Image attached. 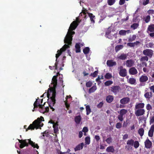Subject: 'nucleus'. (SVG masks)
Segmentation results:
<instances>
[{
	"label": "nucleus",
	"mask_w": 154,
	"mask_h": 154,
	"mask_svg": "<svg viewBox=\"0 0 154 154\" xmlns=\"http://www.w3.org/2000/svg\"><path fill=\"white\" fill-rule=\"evenodd\" d=\"M78 25L76 21H74L71 24L68 30L67 34L64 40V43L67 44H65L61 48L60 50H58V53L56 54V61L58 57L61 55L63 52L65 51L67 48L70 47V45L72 44V35L75 34V32L72 30H75Z\"/></svg>",
	"instance_id": "1"
},
{
	"label": "nucleus",
	"mask_w": 154,
	"mask_h": 154,
	"mask_svg": "<svg viewBox=\"0 0 154 154\" xmlns=\"http://www.w3.org/2000/svg\"><path fill=\"white\" fill-rule=\"evenodd\" d=\"M44 121V118L42 116H41L40 118H38L37 119L34 121L32 124H30L27 128H26L27 126L26 125L24 126V128L26 129V131L29 130H34L35 128L37 129L39 128L42 127L44 124L42 123V122Z\"/></svg>",
	"instance_id": "2"
},
{
	"label": "nucleus",
	"mask_w": 154,
	"mask_h": 154,
	"mask_svg": "<svg viewBox=\"0 0 154 154\" xmlns=\"http://www.w3.org/2000/svg\"><path fill=\"white\" fill-rule=\"evenodd\" d=\"M18 140L19 142L20 143L19 147L21 149L26 146H28L29 144L31 145L34 148H35L38 149H39V146L38 144L31 141L30 139L24 140L18 139Z\"/></svg>",
	"instance_id": "3"
},
{
	"label": "nucleus",
	"mask_w": 154,
	"mask_h": 154,
	"mask_svg": "<svg viewBox=\"0 0 154 154\" xmlns=\"http://www.w3.org/2000/svg\"><path fill=\"white\" fill-rule=\"evenodd\" d=\"M52 83L53 85L52 87L48 89L47 95L48 97L50 94H53L54 98L56 96V88L57 85V76H54L52 80Z\"/></svg>",
	"instance_id": "4"
},
{
	"label": "nucleus",
	"mask_w": 154,
	"mask_h": 154,
	"mask_svg": "<svg viewBox=\"0 0 154 154\" xmlns=\"http://www.w3.org/2000/svg\"><path fill=\"white\" fill-rule=\"evenodd\" d=\"M47 96L48 98V101L49 106L51 109L53 111H54V109L53 107V106L56 103V100L55 99L56 96H54V98L53 94H51L49 96V97H48L47 95Z\"/></svg>",
	"instance_id": "5"
},
{
	"label": "nucleus",
	"mask_w": 154,
	"mask_h": 154,
	"mask_svg": "<svg viewBox=\"0 0 154 154\" xmlns=\"http://www.w3.org/2000/svg\"><path fill=\"white\" fill-rule=\"evenodd\" d=\"M143 54L145 56L151 58L153 54V51L151 49H147L143 51Z\"/></svg>",
	"instance_id": "6"
},
{
	"label": "nucleus",
	"mask_w": 154,
	"mask_h": 154,
	"mask_svg": "<svg viewBox=\"0 0 154 154\" xmlns=\"http://www.w3.org/2000/svg\"><path fill=\"white\" fill-rule=\"evenodd\" d=\"M141 43L139 41H136L134 42H128L127 44V46L130 47H133L136 48L139 46Z\"/></svg>",
	"instance_id": "7"
},
{
	"label": "nucleus",
	"mask_w": 154,
	"mask_h": 154,
	"mask_svg": "<svg viewBox=\"0 0 154 154\" xmlns=\"http://www.w3.org/2000/svg\"><path fill=\"white\" fill-rule=\"evenodd\" d=\"M40 99H39L38 98V99L36 100L34 103L33 105L34 106V108H37L38 106L40 108H41L42 109H43V106H44L45 103H44V104L42 105L40 103Z\"/></svg>",
	"instance_id": "8"
},
{
	"label": "nucleus",
	"mask_w": 154,
	"mask_h": 154,
	"mask_svg": "<svg viewBox=\"0 0 154 154\" xmlns=\"http://www.w3.org/2000/svg\"><path fill=\"white\" fill-rule=\"evenodd\" d=\"M120 71L119 72V75L122 77L126 76L127 75V71L126 69L125 68H123L122 66L120 67Z\"/></svg>",
	"instance_id": "9"
},
{
	"label": "nucleus",
	"mask_w": 154,
	"mask_h": 154,
	"mask_svg": "<svg viewBox=\"0 0 154 154\" xmlns=\"http://www.w3.org/2000/svg\"><path fill=\"white\" fill-rule=\"evenodd\" d=\"M135 111V114L137 116H139L144 115L145 111L143 109H137Z\"/></svg>",
	"instance_id": "10"
},
{
	"label": "nucleus",
	"mask_w": 154,
	"mask_h": 154,
	"mask_svg": "<svg viewBox=\"0 0 154 154\" xmlns=\"http://www.w3.org/2000/svg\"><path fill=\"white\" fill-rule=\"evenodd\" d=\"M144 144L145 147L147 149L150 148L152 146V143L148 138L145 141Z\"/></svg>",
	"instance_id": "11"
},
{
	"label": "nucleus",
	"mask_w": 154,
	"mask_h": 154,
	"mask_svg": "<svg viewBox=\"0 0 154 154\" xmlns=\"http://www.w3.org/2000/svg\"><path fill=\"white\" fill-rule=\"evenodd\" d=\"M134 61L132 59L128 60L126 61V65L127 67H131L134 66Z\"/></svg>",
	"instance_id": "12"
},
{
	"label": "nucleus",
	"mask_w": 154,
	"mask_h": 154,
	"mask_svg": "<svg viewBox=\"0 0 154 154\" xmlns=\"http://www.w3.org/2000/svg\"><path fill=\"white\" fill-rule=\"evenodd\" d=\"M120 89V87L119 86H113L111 87V90L112 92L116 94Z\"/></svg>",
	"instance_id": "13"
},
{
	"label": "nucleus",
	"mask_w": 154,
	"mask_h": 154,
	"mask_svg": "<svg viewBox=\"0 0 154 154\" xmlns=\"http://www.w3.org/2000/svg\"><path fill=\"white\" fill-rule=\"evenodd\" d=\"M130 100V99L129 97H124L121 99L120 103L122 104H125L128 103Z\"/></svg>",
	"instance_id": "14"
},
{
	"label": "nucleus",
	"mask_w": 154,
	"mask_h": 154,
	"mask_svg": "<svg viewBox=\"0 0 154 154\" xmlns=\"http://www.w3.org/2000/svg\"><path fill=\"white\" fill-rule=\"evenodd\" d=\"M129 73L131 75H135L137 73V71L134 67H132L129 70Z\"/></svg>",
	"instance_id": "15"
},
{
	"label": "nucleus",
	"mask_w": 154,
	"mask_h": 154,
	"mask_svg": "<svg viewBox=\"0 0 154 154\" xmlns=\"http://www.w3.org/2000/svg\"><path fill=\"white\" fill-rule=\"evenodd\" d=\"M154 132V125H152L150 128L148 133L149 137H152L153 136Z\"/></svg>",
	"instance_id": "16"
},
{
	"label": "nucleus",
	"mask_w": 154,
	"mask_h": 154,
	"mask_svg": "<svg viewBox=\"0 0 154 154\" xmlns=\"http://www.w3.org/2000/svg\"><path fill=\"white\" fill-rule=\"evenodd\" d=\"M106 64L107 66L109 67H112L115 66L116 64V62L113 61V60H108L106 62Z\"/></svg>",
	"instance_id": "17"
},
{
	"label": "nucleus",
	"mask_w": 154,
	"mask_h": 154,
	"mask_svg": "<svg viewBox=\"0 0 154 154\" xmlns=\"http://www.w3.org/2000/svg\"><path fill=\"white\" fill-rule=\"evenodd\" d=\"M144 103H137L135 106V109H143L144 106Z\"/></svg>",
	"instance_id": "18"
},
{
	"label": "nucleus",
	"mask_w": 154,
	"mask_h": 154,
	"mask_svg": "<svg viewBox=\"0 0 154 154\" xmlns=\"http://www.w3.org/2000/svg\"><path fill=\"white\" fill-rule=\"evenodd\" d=\"M148 77L145 75H142L139 78V81L140 82H145L148 81Z\"/></svg>",
	"instance_id": "19"
},
{
	"label": "nucleus",
	"mask_w": 154,
	"mask_h": 154,
	"mask_svg": "<svg viewBox=\"0 0 154 154\" xmlns=\"http://www.w3.org/2000/svg\"><path fill=\"white\" fill-rule=\"evenodd\" d=\"M84 146L83 143H82L77 145L74 148L75 151L79 150L82 149Z\"/></svg>",
	"instance_id": "20"
},
{
	"label": "nucleus",
	"mask_w": 154,
	"mask_h": 154,
	"mask_svg": "<svg viewBox=\"0 0 154 154\" xmlns=\"http://www.w3.org/2000/svg\"><path fill=\"white\" fill-rule=\"evenodd\" d=\"M114 100L113 96L111 95H109L106 97V102L109 103L112 102Z\"/></svg>",
	"instance_id": "21"
},
{
	"label": "nucleus",
	"mask_w": 154,
	"mask_h": 154,
	"mask_svg": "<svg viewBox=\"0 0 154 154\" xmlns=\"http://www.w3.org/2000/svg\"><path fill=\"white\" fill-rule=\"evenodd\" d=\"M153 94L152 91L149 92H146L144 95V97L146 99H149L152 97V96Z\"/></svg>",
	"instance_id": "22"
},
{
	"label": "nucleus",
	"mask_w": 154,
	"mask_h": 154,
	"mask_svg": "<svg viewBox=\"0 0 154 154\" xmlns=\"http://www.w3.org/2000/svg\"><path fill=\"white\" fill-rule=\"evenodd\" d=\"M54 132L55 133H57L59 131L58 128V122H56L54 123L53 125Z\"/></svg>",
	"instance_id": "23"
},
{
	"label": "nucleus",
	"mask_w": 154,
	"mask_h": 154,
	"mask_svg": "<svg viewBox=\"0 0 154 154\" xmlns=\"http://www.w3.org/2000/svg\"><path fill=\"white\" fill-rule=\"evenodd\" d=\"M81 120V118L80 115L76 116L75 118V121L77 124L80 123Z\"/></svg>",
	"instance_id": "24"
},
{
	"label": "nucleus",
	"mask_w": 154,
	"mask_h": 154,
	"mask_svg": "<svg viewBox=\"0 0 154 154\" xmlns=\"http://www.w3.org/2000/svg\"><path fill=\"white\" fill-rule=\"evenodd\" d=\"M128 82L131 85H135L136 84V80L134 78H130L128 80Z\"/></svg>",
	"instance_id": "25"
},
{
	"label": "nucleus",
	"mask_w": 154,
	"mask_h": 154,
	"mask_svg": "<svg viewBox=\"0 0 154 154\" xmlns=\"http://www.w3.org/2000/svg\"><path fill=\"white\" fill-rule=\"evenodd\" d=\"M107 152H111L113 153L115 152V149L113 146H110L108 147L106 149Z\"/></svg>",
	"instance_id": "26"
},
{
	"label": "nucleus",
	"mask_w": 154,
	"mask_h": 154,
	"mask_svg": "<svg viewBox=\"0 0 154 154\" xmlns=\"http://www.w3.org/2000/svg\"><path fill=\"white\" fill-rule=\"evenodd\" d=\"M80 43H76L75 45V48L76 49L75 52L76 53H79L81 52L80 46Z\"/></svg>",
	"instance_id": "27"
},
{
	"label": "nucleus",
	"mask_w": 154,
	"mask_h": 154,
	"mask_svg": "<svg viewBox=\"0 0 154 154\" xmlns=\"http://www.w3.org/2000/svg\"><path fill=\"white\" fill-rule=\"evenodd\" d=\"M127 56L126 54H122L118 57V58L120 60H125L127 58Z\"/></svg>",
	"instance_id": "28"
},
{
	"label": "nucleus",
	"mask_w": 154,
	"mask_h": 154,
	"mask_svg": "<svg viewBox=\"0 0 154 154\" xmlns=\"http://www.w3.org/2000/svg\"><path fill=\"white\" fill-rule=\"evenodd\" d=\"M137 36L136 35H133L131 37H130L128 38V42H132L134 41L136 39Z\"/></svg>",
	"instance_id": "29"
},
{
	"label": "nucleus",
	"mask_w": 154,
	"mask_h": 154,
	"mask_svg": "<svg viewBox=\"0 0 154 154\" xmlns=\"http://www.w3.org/2000/svg\"><path fill=\"white\" fill-rule=\"evenodd\" d=\"M148 30L150 32L154 31V24H151L148 26Z\"/></svg>",
	"instance_id": "30"
},
{
	"label": "nucleus",
	"mask_w": 154,
	"mask_h": 154,
	"mask_svg": "<svg viewBox=\"0 0 154 154\" xmlns=\"http://www.w3.org/2000/svg\"><path fill=\"white\" fill-rule=\"evenodd\" d=\"M96 86L95 85H94L89 89L88 92L89 93L94 92L96 90Z\"/></svg>",
	"instance_id": "31"
},
{
	"label": "nucleus",
	"mask_w": 154,
	"mask_h": 154,
	"mask_svg": "<svg viewBox=\"0 0 154 154\" xmlns=\"http://www.w3.org/2000/svg\"><path fill=\"white\" fill-rule=\"evenodd\" d=\"M123 45H117L116 46L115 48L116 51L117 52L119 50L123 48Z\"/></svg>",
	"instance_id": "32"
},
{
	"label": "nucleus",
	"mask_w": 154,
	"mask_h": 154,
	"mask_svg": "<svg viewBox=\"0 0 154 154\" xmlns=\"http://www.w3.org/2000/svg\"><path fill=\"white\" fill-rule=\"evenodd\" d=\"M148 57L146 56L142 57L140 59V61L142 62H144L145 61H147L148 60Z\"/></svg>",
	"instance_id": "33"
},
{
	"label": "nucleus",
	"mask_w": 154,
	"mask_h": 154,
	"mask_svg": "<svg viewBox=\"0 0 154 154\" xmlns=\"http://www.w3.org/2000/svg\"><path fill=\"white\" fill-rule=\"evenodd\" d=\"M58 61H57V62H56L54 66H53V67L51 66H49V69L51 70H53V68L55 67V69L57 70V65L58 64Z\"/></svg>",
	"instance_id": "34"
},
{
	"label": "nucleus",
	"mask_w": 154,
	"mask_h": 154,
	"mask_svg": "<svg viewBox=\"0 0 154 154\" xmlns=\"http://www.w3.org/2000/svg\"><path fill=\"white\" fill-rule=\"evenodd\" d=\"M86 11L85 10H82V12L79 14L80 16H83V18H85L86 17Z\"/></svg>",
	"instance_id": "35"
},
{
	"label": "nucleus",
	"mask_w": 154,
	"mask_h": 154,
	"mask_svg": "<svg viewBox=\"0 0 154 154\" xmlns=\"http://www.w3.org/2000/svg\"><path fill=\"white\" fill-rule=\"evenodd\" d=\"M89 16L90 17V20L91 22L92 23H94L95 22V21L94 20V18L95 16H94L91 13H88Z\"/></svg>",
	"instance_id": "36"
},
{
	"label": "nucleus",
	"mask_w": 154,
	"mask_h": 154,
	"mask_svg": "<svg viewBox=\"0 0 154 154\" xmlns=\"http://www.w3.org/2000/svg\"><path fill=\"white\" fill-rule=\"evenodd\" d=\"M90 51L89 48L88 47H86L83 49V52L85 54H88Z\"/></svg>",
	"instance_id": "37"
},
{
	"label": "nucleus",
	"mask_w": 154,
	"mask_h": 154,
	"mask_svg": "<svg viewBox=\"0 0 154 154\" xmlns=\"http://www.w3.org/2000/svg\"><path fill=\"white\" fill-rule=\"evenodd\" d=\"M144 130L143 128H140L138 131V133L141 137L144 134Z\"/></svg>",
	"instance_id": "38"
},
{
	"label": "nucleus",
	"mask_w": 154,
	"mask_h": 154,
	"mask_svg": "<svg viewBox=\"0 0 154 154\" xmlns=\"http://www.w3.org/2000/svg\"><path fill=\"white\" fill-rule=\"evenodd\" d=\"M86 114L87 115H88L91 112V109L89 106L87 105L86 106Z\"/></svg>",
	"instance_id": "39"
},
{
	"label": "nucleus",
	"mask_w": 154,
	"mask_h": 154,
	"mask_svg": "<svg viewBox=\"0 0 154 154\" xmlns=\"http://www.w3.org/2000/svg\"><path fill=\"white\" fill-rule=\"evenodd\" d=\"M127 112V110L124 109H122L120 110L119 114L123 116Z\"/></svg>",
	"instance_id": "40"
},
{
	"label": "nucleus",
	"mask_w": 154,
	"mask_h": 154,
	"mask_svg": "<svg viewBox=\"0 0 154 154\" xmlns=\"http://www.w3.org/2000/svg\"><path fill=\"white\" fill-rule=\"evenodd\" d=\"M139 26V24L138 23H134L131 25V27L133 29H137Z\"/></svg>",
	"instance_id": "41"
},
{
	"label": "nucleus",
	"mask_w": 154,
	"mask_h": 154,
	"mask_svg": "<svg viewBox=\"0 0 154 154\" xmlns=\"http://www.w3.org/2000/svg\"><path fill=\"white\" fill-rule=\"evenodd\" d=\"M144 21L146 23H148L150 20V17L149 15H147L143 19Z\"/></svg>",
	"instance_id": "42"
},
{
	"label": "nucleus",
	"mask_w": 154,
	"mask_h": 154,
	"mask_svg": "<svg viewBox=\"0 0 154 154\" xmlns=\"http://www.w3.org/2000/svg\"><path fill=\"white\" fill-rule=\"evenodd\" d=\"M112 77V74L109 73H106L105 75V78L106 79H109Z\"/></svg>",
	"instance_id": "43"
},
{
	"label": "nucleus",
	"mask_w": 154,
	"mask_h": 154,
	"mask_svg": "<svg viewBox=\"0 0 154 154\" xmlns=\"http://www.w3.org/2000/svg\"><path fill=\"white\" fill-rule=\"evenodd\" d=\"M134 142V140L132 139L128 140L127 142V144L128 145H131V146H133Z\"/></svg>",
	"instance_id": "44"
},
{
	"label": "nucleus",
	"mask_w": 154,
	"mask_h": 154,
	"mask_svg": "<svg viewBox=\"0 0 154 154\" xmlns=\"http://www.w3.org/2000/svg\"><path fill=\"white\" fill-rule=\"evenodd\" d=\"M139 145L140 144L138 141H135L134 142L133 145L134 146V147L135 148L137 149V148H138L139 146Z\"/></svg>",
	"instance_id": "45"
},
{
	"label": "nucleus",
	"mask_w": 154,
	"mask_h": 154,
	"mask_svg": "<svg viewBox=\"0 0 154 154\" xmlns=\"http://www.w3.org/2000/svg\"><path fill=\"white\" fill-rule=\"evenodd\" d=\"M98 73V70L95 71L93 73H91L90 76L93 77H95L97 76Z\"/></svg>",
	"instance_id": "46"
},
{
	"label": "nucleus",
	"mask_w": 154,
	"mask_h": 154,
	"mask_svg": "<svg viewBox=\"0 0 154 154\" xmlns=\"http://www.w3.org/2000/svg\"><path fill=\"white\" fill-rule=\"evenodd\" d=\"M90 142V138L89 137H87L85 138V143L86 144L88 145Z\"/></svg>",
	"instance_id": "47"
},
{
	"label": "nucleus",
	"mask_w": 154,
	"mask_h": 154,
	"mask_svg": "<svg viewBox=\"0 0 154 154\" xmlns=\"http://www.w3.org/2000/svg\"><path fill=\"white\" fill-rule=\"evenodd\" d=\"M146 45L147 48H152L154 47V44L153 42H150L147 44Z\"/></svg>",
	"instance_id": "48"
},
{
	"label": "nucleus",
	"mask_w": 154,
	"mask_h": 154,
	"mask_svg": "<svg viewBox=\"0 0 154 154\" xmlns=\"http://www.w3.org/2000/svg\"><path fill=\"white\" fill-rule=\"evenodd\" d=\"M112 81H111L109 80L106 82L104 83V84L105 86H108L112 84Z\"/></svg>",
	"instance_id": "49"
},
{
	"label": "nucleus",
	"mask_w": 154,
	"mask_h": 154,
	"mask_svg": "<svg viewBox=\"0 0 154 154\" xmlns=\"http://www.w3.org/2000/svg\"><path fill=\"white\" fill-rule=\"evenodd\" d=\"M116 0H108L107 3L109 5H113L115 2Z\"/></svg>",
	"instance_id": "50"
},
{
	"label": "nucleus",
	"mask_w": 154,
	"mask_h": 154,
	"mask_svg": "<svg viewBox=\"0 0 154 154\" xmlns=\"http://www.w3.org/2000/svg\"><path fill=\"white\" fill-rule=\"evenodd\" d=\"M127 31L125 30H122L119 31V34L121 35H125L126 34Z\"/></svg>",
	"instance_id": "51"
},
{
	"label": "nucleus",
	"mask_w": 154,
	"mask_h": 154,
	"mask_svg": "<svg viewBox=\"0 0 154 154\" xmlns=\"http://www.w3.org/2000/svg\"><path fill=\"white\" fill-rule=\"evenodd\" d=\"M105 141L108 144H110L112 142V137H110L106 139Z\"/></svg>",
	"instance_id": "52"
},
{
	"label": "nucleus",
	"mask_w": 154,
	"mask_h": 154,
	"mask_svg": "<svg viewBox=\"0 0 154 154\" xmlns=\"http://www.w3.org/2000/svg\"><path fill=\"white\" fill-rule=\"evenodd\" d=\"M92 85L91 82L89 81L86 83V86L87 87H90Z\"/></svg>",
	"instance_id": "53"
},
{
	"label": "nucleus",
	"mask_w": 154,
	"mask_h": 154,
	"mask_svg": "<svg viewBox=\"0 0 154 154\" xmlns=\"http://www.w3.org/2000/svg\"><path fill=\"white\" fill-rule=\"evenodd\" d=\"M146 109L149 111L152 109V106L149 103L146 105Z\"/></svg>",
	"instance_id": "54"
},
{
	"label": "nucleus",
	"mask_w": 154,
	"mask_h": 154,
	"mask_svg": "<svg viewBox=\"0 0 154 154\" xmlns=\"http://www.w3.org/2000/svg\"><path fill=\"white\" fill-rule=\"evenodd\" d=\"M122 124L120 122L117 123L116 124V128L117 129H119L122 127Z\"/></svg>",
	"instance_id": "55"
},
{
	"label": "nucleus",
	"mask_w": 154,
	"mask_h": 154,
	"mask_svg": "<svg viewBox=\"0 0 154 154\" xmlns=\"http://www.w3.org/2000/svg\"><path fill=\"white\" fill-rule=\"evenodd\" d=\"M123 116L119 114L118 115L117 117L120 122H122L123 120Z\"/></svg>",
	"instance_id": "56"
},
{
	"label": "nucleus",
	"mask_w": 154,
	"mask_h": 154,
	"mask_svg": "<svg viewBox=\"0 0 154 154\" xmlns=\"http://www.w3.org/2000/svg\"><path fill=\"white\" fill-rule=\"evenodd\" d=\"M103 104V102H100L97 105V107L98 108H100L102 107Z\"/></svg>",
	"instance_id": "57"
},
{
	"label": "nucleus",
	"mask_w": 154,
	"mask_h": 154,
	"mask_svg": "<svg viewBox=\"0 0 154 154\" xmlns=\"http://www.w3.org/2000/svg\"><path fill=\"white\" fill-rule=\"evenodd\" d=\"M88 128L87 127H85L83 128L82 131L84 133H86L88 132Z\"/></svg>",
	"instance_id": "58"
},
{
	"label": "nucleus",
	"mask_w": 154,
	"mask_h": 154,
	"mask_svg": "<svg viewBox=\"0 0 154 154\" xmlns=\"http://www.w3.org/2000/svg\"><path fill=\"white\" fill-rule=\"evenodd\" d=\"M125 0H120L119 4L120 5H123L125 2Z\"/></svg>",
	"instance_id": "59"
},
{
	"label": "nucleus",
	"mask_w": 154,
	"mask_h": 154,
	"mask_svg": "<svg viewBox=\"0 0 154 154\" xmlns=\"http://www.w3.org/2000/svg\"><path fill=\"white\" fill-rule=\"evenodd\" d=\"M95 139H96V141L98 142L100 140V138L99 136L95 135Z\"/></svg>",
	"instance_id": "60"
},
{
	"label": "nucleus",
	"mask_w": 154,
	"mask_h": 154,
	"mask_svg": "<svg viewBox=\"0 0 154 154\" xmlns=\"http://www.w3.org/2000/svg\"><path fill=\"white\" fill-rule=\"evenodd\" d=\"M128 135L127 134H125L124 135L123 137V139L124 140H125V139H126L127 138H128Z\"/></svg>",
	"instance_id": "61"
},
{
	"label": "nucleus",
	"mask_w": 154,
	"mask_h": 154,
	"mask_svg": "<svg viewBox=\"0 0 154 154\" xmlns=\"http://www.w3.org/2000/svg\"><path fill=\"white\" fill-rule=\"evenodd\" d=\"M148 13L149 14H154V10H149L148 11Z\"/></svg>",
	"instance_id": "62"
},
{
	"label": "nucleus",
	"mask_w": 154,
	"mask_h": 154,
	"mask_svg": "<svg viewBox=\"0 0 154 154\" xmlns=\"http://www.w3.org/2000/svg\"><path fill=\"white\" fill-rule=\"evenodd\" d=\"M149 89L153 93H154V85L149 87Z\"/></svg>",
	"instance_id": "63"
},
{
	"label": "nucleus",
	"mask_w": 154,
	"mask_h": 154,
	"mask_svg": "<svg viewBox=\"0 0 154 154\" xmlns=\"http://www.w3.org/2000/svg\"><path fill=\"white\" fill-rule=\"evenodd\" d=\"M150 123H154V116H152L150 119Z\"/></svg>",
	"instance_id": "64"
}]
</instances>
